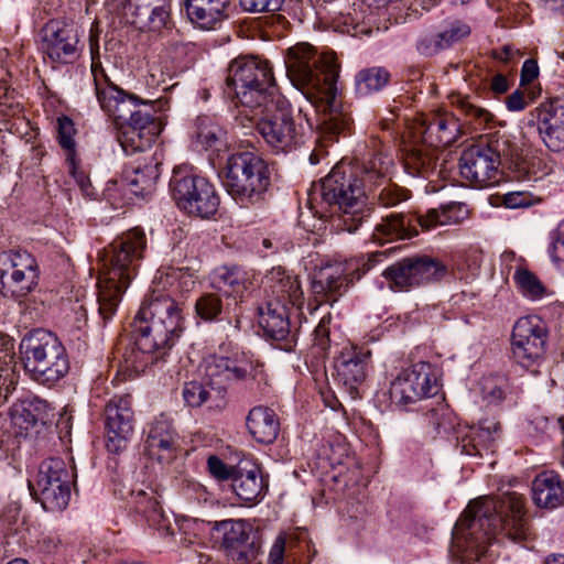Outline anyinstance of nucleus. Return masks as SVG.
I'll use <instances>...</instances> for the list:
<instances>
[{
	"instance_id": "nucleus-1",
	"label": "nucleus",
	"mask_w": 564,
	"mask_h": 564,
	"mask_svg": "<svg viewBox=\"0 0 564 564\" xmlns=\"http://www.w3.org/2000/svg\"><path fill=\"white\" fill-rule=\"evenodd\" d=\"M393 160L388 154L378 153L371 158L359 172L348 164H337L307 192V205L313 214L325 216L326 213H338L341 229L354 232L369 216L366 184L383 185L390 181Z\"/></svg>"
},
{
	"instance_id": "nucleus-2",
	"label": "nucleus",
	"mask_w": 564,
	"mask_h": 564,
	"mask_svg": "<svg viewBox=\"0 0 564 564\" xmlns=\"http://www.w3.org/2000/svg\"><path fill=\"white\" fill-rule=\"evenodd\" d=\"M532 535L522 496L482 497L471 501L456 522L453 549L464 561H480L498 536L520 543Z\"/></svg>"
},
{
	"instance_id": "nucleus-3",
	"label": "nucleus",
	"mask_w": 564,
	"mask_h": 564,
	"mask_svg": "<svg viewBox=\"0 0 564 564\" xmlns=\"http://www.w3.org/2000/svg\"><path fill=\"white\" fill-rule=\"evenodd\" d=\"M286 75L305 98L323 111L319 135L333 140L349 130L351 118L337 100L339 64L333 52L318 54L308 43H297L286 51Z\"/></svg>"
},
{
	"instance_id": "nucleus-4",
	"label": "nucleus",
	"mask_w": 564,
	"mask_h": 564,
	"mask_svg": "<svg viewBox=\"0 0 564 564\" xmlns=\"http://www.w3.org/2000/svg\"><path fill=\"white\" fill-rule=\"evenodd\" d=\"M181 314L175 301L162 290H153L133 321L137 348L143 354L164 352L178 338Z\"/></svg>"
},
{
	"instance_id": "nucleus-5",
	"label": "nucleus",
	"mask_w": 564,
	"mask_h": 564,
	"mask_svg": "<svg viewBox=\"0 0 564 564\" xmlns=\"http://www.w3.org/2000/svg\"><path fill=\"white\" fill-rule=\"evenodd\" d=\"M226 86L242 107L245 117L275 95H282L275 84L270 63L258 56H238L227 68Z\"/></svg>"
},
{
	"instance_id": "nucleus-6",
	"label": "nucleus",
	"mask_w": 564,
	"mask_h": 564,
	"mask_svg": "<svg viewBox=\"0 0 564 564\" xmlns=\"http://www.w3.org/2000/svg\"><path fill=\"white\" fill-rule=\"evenodd\" d=\"M20 354L25 372L44 386H54L69 371V359L59 338L52 332L36 328L20 341Z\"/></svg>"
},
{
	"instance_id": "nucleus-7",
	"label": "nucleus",
	"mask_w": 564,
	"mask_h": 564,
	"mask_svg": "<svg viewBox=\"0 0 564 564\" xmlns=\"http://www.w3.org/2000/svg\"><path fill=\"white\" fill-rule=\"evenodd\" d=\"M246 118L254 123L259 134L275 153L291 152L304 143L303 120L294 116L291 104L283 95H275Z\"/></svg>"
},
{
	"instance_id": "nucleus-8",
	"label": "nucleus",
	"mask_w": 564,
	"mask_h": 564,
	"mask_svg": "<svg viewBox=\"0 0 564 564\" xmlns=\"http://www.w3.org/2000/svg\"><path fill=\"white\" fill-rule=\"evenodd\" d=\"M270 174L261 156L252 152L234 153L227 160L224 187L237 204L248 207L264 199Z\"/></svg>"
},
{
	"instance_id": "nucleus-9",
	"label": "nucleus",
	"mask_w": 564,
	"mask_h": 564,
	"mask_svg": "<svg viewBox=\"0 0 564 564\" xmlns=\"http://www.w3.org/2000/svg\"><path fill=\"white\" fill-rule=\"evenodd\" d=\"M457 209L456 204H451L441 209L432 208L425 215L392 213L376 225L371 239L378 245L412 239L419 235V227L430 231L437 226L457 223L458 218L454 215Z\"/></svg>"
},
{
	"instance_id": "nucleus-10",
	"label": "nucleus",
	"mask_w": 564,
	"mask_h": 564,
	"mask_svg": "<svg viewBox=\"0 0 564 564\" xmlns=\"http://www.w3.org/2000/svg\"><path fill=\"white\" fill-rule=\"evenodd\" d=\"M76 468L61 457H51L40 465L35 494L46 511L64 510L70 499V485L75 484Z\"/></svg>"
},
{
	"instance_id": "nucleus-11",
	"label": "nucleus",
	"mask_w": 564,
	"mask_h": 564,
	"mask_svg": "<svg viewBox=\"0 0 564 564\" xmlns=\"http://www.w3.org/2000/svg\"><path fill=\"white\" fill-rule=\"evenodd\" d=\"M170 189L177 207L188 215L209 218L218 210L219 196L214 185L205 177L174 171Z\"/></svg>"
},
{
	"instance_id": "nucleus-12",
	"label": "nucleus",
	"mask_w": 564,
	"mask_h": 564,
	"mask_svg": "<svg viewBox=\"0 0 564 564\" xmlns=\"http://www.w3.org/2000/svg\"><path fill=\"white\" fill-rule=\"evenodd\" d=\"M203 369H206L207 383L217 394L236 383H249L263 380V370L243 358H230L212 355L204 359Z\"/></svg>"
},
{
	"instance_id": "nucleus-13",
	"label": "nucleus",
	"mask_w": 564,
	"mask_h": 564,
	"mask_svg": "<svg viewBox=\"0 0 564 564\" xmlns=\"http://www.w3.org/2000/svg\"><path fill=\"white\" fill-rule=\"evenodd\" d=\"M42 51L52 62L61 65L74 63L80 55V32L75 22L50 20L41 31Z\"/></svg>"
},
{
	"instance_id": "nucleus-14",
	"label": "nucleus",
	"mask_w": 564,
	"mask_h": 564,
	"mask_svg": "<svg viewBox=\"0 0 564 564\" xmlns=\"http://www.w3.org/2000/svg\"><path fill=\"white\" fill-rule=\"evenodd\" d=\"M436 380L431 373L429 362H417L404 369L391 382L389 389L390 401L399 409H406L424 398L436 394Z\"/></svg>"
},
{
	"instance_id": "nucleus-15",
	"label": "nucleus",
	"mask_w": 564,
	"mask_h": 564,
	"mask_svg": "<svg viewBox=\"0 0 564 564\" xmlns=\"http://www.w3.org/2000/svg\"><path fill=\"white\" fill-rule=\"evenodd\" d=\"M214 530L221 536V546L234 564H261L260 542L245 520L215 522Z\"/></svg>"
},
{
	"instance_id": "nucleus-16",
	"label": "nucleus",
	"mask_w": 564,
	"mask_h": 564,
	"mask_svg": "<svg viewBox=\"0 0 564 564\" xmlns=\"http://www.w3.org/2000/svg\"><path fill=\"white\" fill-rule=\"evenodd\" d=\"M500 154L494 148L475 144L460 154L462 176L474 187L484 188L496 185L500 180Z\"/></svg>"
},
{
	"instance_id": "nucleus-17",
	"label": "nucleus",
	"mask_w": 564,
	"mask_h": 564,
	"mask_svg": "<svg viewBox=\"0 0 564 564\" xmlns=\"http://www.w3.org/2000/svg\"><path fill=\"white\" fill-rule=\"evenodd\" d=\"M145 248V235L134 228L117 238L110 245L113 276L105 282H131L137 276V261Z\"/></svg>"
},
{
	"instance_id": "nucleus-18",
	"label": "nucleus",
	"mask_w": 564,
	"mask_h": 564,
	"mask_svg": "<svg viewBox=\"0 0 564 564\" xmlns=\"http://www.w3.org/2000/svg\"><path fill=\"white\" fill-rule=\"evenodd\" d=\"M545 327L536 316H524L517 321L512 330V354L521 366L534 365L543 355Z\"/></svg>"
},
{
	"instance_id": "nucleus-19",
	"label": "nucleus",
	"mask_w": 564,
	"mask_h": 564,
	"mask_svg": "<svg viewBox=\"0 0 564 564\" xmlns=\"http://www.w3.org/2000/svg\"><path fill=\"white\" fill-rule=\"evenodd\" d=\"M528 124L535 126L544 144L551 151L564 150V99L542 102L528 115Z\"/></svg>"
},
{
	"instance_id": "nucleus-20",
	"label": "nucleus",
	"mask_w": 564,
	"mask_h": 564,
	"mask_svg": "<svg viewBox=\"0 0 564 564\" xmlns=\"http://www.w3.org/2000/svg\"><path fill=\"white\" fill-rule=\"evenodd\" d=\"M107 449L118 453L126 448L133 434L134 415L130 395L115 397L106 405Z\"/></svg>"
},
{
	"instance_id": "nucleus-21",
	"label": "nucleus",
	"mask_w": 564,
	"mask_h": 564,
	"mask_svg": "<svg viewBox=\"0 0 564 564\" xmlns=\"http://www.w3.org/2000/svg\"><path fill=\"white\" fill-rule=\"evenodd\" d=\"M371 364V351L365 346L346 344L341 347L334 361L336 378L355 397L368 375Z\"/></svg>"
},
{
	"instance_id": "nucleus-22",
	"label": "nucleus",
	"mask_w": 564,
	"mask_h": 564,
	"mask_svg": "<svg viewBox=\"0 0 564 564\" xmlns=\"http://www.w3.org/2000/svg\"><path fill=\"white\" fill-rule=\"evenodd\" d=\"M91 75L100 108L116 122L128 113L133 101H140L138 96L129 94L115 85L105 68H95Z\"/></svg>"
},
{
	"instance_id": "nucleus-23",
	"label": "nucleus",
	"mask_w": 564,
	"mask_h": 564,
	"mask_svg": "<svg viewBox=\"0 0 564 564\" xmlns=\"http://www.w3.org/2000/svg\"><path fill=\"white\" fill-rule=\"evenodd\" d=\"M109 6L118 14L127 18V20L142 31L159 32L167 28L170 18V4L167 0L151 4V7H134L129 19L127 10H131L130 0H110Z\"/></svg>"
},
{
	"instance_id": "nucleus-24",
	"label": "nucleus",
	"mask_w": 564,
	"mask_h": 564,
	"mask_svg": "<svg viewBox=\"0 0 564 564\" xmlns=\"http://www.w3.org/2000/svg\"><path fill=\"white\" fill-rule=\"evenodd\" d=\"M500 425L492 419H485L478 425L467 426L457 431V442L463 454L484 456L492 454L496 441L500 437Z\"/></svg>"
},
{
	"instance_id": "nucleus-25",
	"label": "nucleus",
	"mask_w": 564,
	"mask_h": 564,
	"mask_svg": "<svg viewBox=\"0 0 564 564\" xmlns=\"http://www.w3.org/2000/svg\"><path fill=\"white\" fill-rule=\"evenodd\" d=\"M386 272L393 280L441 281L448 279V267L430 256L405 258L391 265Z\"/></svg>"
},
{
	"instance_id": "nucleus-26",
	"label": "nucleus",
	"mask_w": 564,
	"mask_h": 564,
	"mask_svg": "<svg viewBox=\"0 0 564 564\" xmlns=\"http://www.w3.org/2000/svg\"><path fill=\"white\" fill-rule=\"evenodd\" d=\"M53 409L50 403L37 397L26 398L13 404L10 411V424L13 433L26 437L37 424L50 422Z\"/></svg>"
},
{
	"instance_id": "nucleus-27",
	"label": "nucleus",
	"mask_w": 564,
	"mask_h": 564,
	"mask_svg": "<svg viewBox=\"0 0 564 564\" xmlns=\"http://www.w3.org/2000/svg\"><path fill=\"white\" fill-rule=\"evenodd\" d=\"M10 278L13 282L26 280L34 282L40 278L36 259L25 250H7L0 252V282Z\"/></svg>"
},
{
	"instance_id": "nucleus-28",
	"label": "nucleus",
	"mask_w": 564,
	"mask_h": 564,
	"mask_svg": "<svg viewBox=\"0 0 564 564\" xmlns=\"http://www.w3.org/2000/svg\"><path fill=\"white\" fill-rule=\"evenodd\" d=\"M177 440L172 419L166 414L155 416L149 424L145 444L151 454H158L159 459L173 457L177 448Z\"/></svg>"
},
{
	"instance_id": "nucleus-29",
	"label": "nucleus",
	"mask_w": 564,
	"mask_h": 564,
	"mask_svg": "<svg viewBox=\"0 0 564 564\" xmlns=\"http://www.w3.org/2000/svg\"><path fill=\"white\" fill-rule=\"evenodd\" d=\"M229 0H186L189 21L203 30H213L228 18Z\"/></svg>"
},
{
	"instance_id": "nucleus-30",
	"label": "nucleus",
	"mask_w": 564,
	"mask_h": 564,
	"mask_svg": "<svg viewBox=\"0 0 564 564\" xmlns=\"http://www.w3.org/2000/svg\"><path fill=\"white\" fill-rule=\"evenodd\" d=\"M250 435L261 444H272L280 432V420L274 410L258 405L253 406L246 419Z\"/></svg>"
},
{
	"instance_id": "nucleus-31",
	"label": "nucleus",
	"mask_w": 564,
	"mask_h": 564,
	"mask_svg": "<svg viewBox=\"0 0 564 564\" xmlns=\"http://www.w3.org/2000/svg\"><path fill=\"white\" fill-rule=\"evenodd\" d=\"M192 145L196 150H216L227 144V131L209 116H198L191 132Z\"/></svg>"
},
{
	"instance_id": "nucleus-32",
	"label": "nucleus",
	"mask_w": 564,
	"mask_h": 564,
	"mask_svg": "<svg viewBox=\"0 0 564 564\" xmlns=\"http://www.w3.org/2000/svg\"><path fill=\"white\" fill-rule=\"evenodd\" d=\"M532 498L540 508L554 509L564 505V482L554 471H543L532 482Z\"/></svg>"
},
{
	"instance_id": "nucleus-33",
	"label": "nucleus",
	"mask_w": 564,
	"mask_h": 564,
	"mask_svg": "<svg viewBox=\"0 0 564 564\" xmlns=\"http://www.w3.org/2000/svg\"><path fill=\"white\" fill-rule=\"evenodd\" d=\"M370 259H350L322 267L312 282H356L371 269Z\"/></svg>"
},
{
	"instance_id": "nucleus-34",
	"label": "nucleus",
	"mask_w": 564,
	"mask_h": 564,
	"mask_svg": "<svg viewBox=\"0 0 564 564\" xmlns=\"http://www.w3.org/2000/svg\"><path fill=\"white\" fill-rule=\"evenodd\" d=\"M231 487L237 497L245 502H258L263 498L265 484L260 468L251 465L250 468L238 466L231 479Z\"/></svg>"
},
{
	"instance_id": "nucleus-35",
	"label": "nucleus",
	"mask_w": 564,
	"mask_h": 564,
	"mask_svg": "<svg viewBox=\"0 0 564 564\" xmlns=\"http://www.w3.org/2000/svg\"><path fill=\"white\" fill-rule=\"evenodd\" d=\"M259 325L269 338L284 340L290 334L286 305L280 302H268L265 307L259 311Z\"/></svg>"
},
{
	"instance_id": "nucleus-36",
	"label": "nucleus",
	"mask_w": 564,
	"mask_h": 564,
	"mask_svg": "<svg viewBox=\"0 0 564 564\" xmlns=\"http://www.w3.org/2000/svg\"><path fill=\"white\" fill-rule=\"evenodd\" d=\"M510 169L514 180L528 183L542 181L552 172V166L542 153L531 152L519 155Z\"/></svg>"
},
{
	"instance_id": "nucleus-37",
	"label": "nucleus",
	"mask_w": 564,
	"mask_h": 564,
	"mask_svg": "<svg viewBox=\"0 0 564 564\" xmlns=\"http://www.w3.org/2000/svg\"><path fill=\"white\" fill-rule=\"evenodd\" d=\"M459 124L451 113H435L429 119L424 130V139L431 145L445 147L455 142Z\"/></svg>"
},
{
	"instance_id": "nucleus-38",
	"label": "nucleus",
	"mask_w": 564,
	"mask_h": 564,
	"mask_svg": "<svg viewBox=\"0 0 564 564\" xmlns=\"http://www.w3.org/2000/svg\"><path fill=\"white\" fill-rule=\"evenodd\" d=\"M390 79L391 74L383 66L362 68L355 76V93L359 97H367L382 90Z\"/></svg>"
},
{
	"instance_id": "nucleus-39",
	"label": "nucleus",
	"mask_w": 564,
	"mask_h": 564,
	"mask_svg": "<svg viewBox=\"0 0 564 564\" xmlns=\"http://www.w3.org/2000/svg\"><path fill=\"white\" fill-rule=\"evenodd\" d=\"M139 105H144L152 108L150 102L147 100L140 99V101H133L132 106L129 107L128 113L120 118L117 123L131 128L133 127L135 130L141 132H153V135L158 137L161 132L160 123L155 120L152 112L140 109Z\"/></svg>"
},
{
	"instance_id": "nucleus-40",
	"label": "nucleus",
	"mask_w": 564,
	"mask_h": 564,
	"mask_svg": "<svg viewBox=\"0 0 564 564\" xmlns=\"http://www.w3.org/2000/svg\"><path fill=\"white\" fill-rule=\"evenodd\" d=\"M13 340L0 332V393L7 398L18 382V376L12 366Z\"/></svg>"
},
{
	"instance_id": "nucleus-41",
	"label": "nucleus",
	"mask_w": 564,
	"mask_h": 564,
	"mask_svg": "<svg viewBox=\"0 0 564 564\" xmlns=\"http://www.w3.org/2000/svg\"><path fill=\"white\" fill-rule=\"evenodd\" d=\"M481 263V252L470 250L454 258L453 264L448 268V279L455 281L475 280Z\"/></svg>"
},
{
	"instance_id": "nucleus-42",
	"label": "nucleus",
	"mask_w": 564,
	"mask_h": 564,
	"mask_svg": "<svg viewBox=\"0 0 564 564\" xmlns=\"http://www.w3.org/2000/svg\"><path fill=\"white\" fill-rule=\"evenodd\" d=\"M155 139L153 132H141L133 127L120 124L118 141L127 155L150 149Z\"/></svg>"
},
{
	"instance_id": "nucleus-43",
	"label": "nucleus",
	"mask_w": 564,
	"mask_h": 564,
	"mask_svg": "<svg viewBox=\"0 0 564 564\" xmlns=\"http://www.w3.org/2000/svg\"><path fill=\"white\" fill-rule=\"evenodd\" d=\"M97 299L99 303V312L104 318H110L120 301L123 293L122 284H96Z\"/></svg>"
},
{
	"instance_id": "nucleus-44",
	"label": "nucleus",
	"mask_w": 564,
	"mask_h": 564,
	"mask_svg": "<svg viewBox=\"0 0 564 564\" xmlns=\"http://www.w3.org/2000/svg\"><path fill=\"white\" fill-rule=\"evenodd\" d=\"M501 274L505 282H508L510 276L517 283L520 282H540L539 279L529 271L520 260L516 259L513 252H505L501 256Z\"/></svg>"
},
{
	"instance_id": "nucleus-45",
	"label": "nucleus",
	"mask_w": 564,
	"mask_h": 564,
	"mask_svg": "<svg viewBox=\"0 0 564 564\" xmlns=\"http://www.w3.org/2000/svg\"><path fill=\"white\" fill-rule=\"evenodd\" d=\"M214 390L207 383L206 369H204L202 380H193L184 384L182 395L186 405L191 408L202 406L210 397Z\"/></svg>"
},
{
	"instance_id": "nucleus-46",
	"label": "nucleus",
	"mask_w": 564,
	"mask_h": 564,
	"mask_svg": "<svg viewBox=\"0 0 564 564\" xmlns=\"http://www.w3.org/2000/svg\"><path fill=\"white\" fill-rule=\"evenodd\" d=\"M156 178V165H144L143 167L139 165L133 170V175L127 177L131 191L141 196L152 191Z\"/></svg>"
},
{
	"instance_id": "nucleus-47",
	"label": "nucleus",
	"mask_w": 564,
	"mask_h": 564,
	"mask_svg": "<svg viewBox=\"0 0 564 564\" xmlns=\"http://www.w3.org/2000/svg\"><path fill=\"white\" fill-rule=\"evenodd\" d=\"M437 33L444 50H446L458 41L467 37L470 34V28L460 20L449 19L444 22Z\"/></svg>"
},
{
	"instance_id": "nucleus-48",
	"label": "nucleus",
	"mask_w": 564,
	"mask_h": 564,
	"mask_svg": "<svg viewBox=\"0 0 564 564\" xmlns=\"http://www.w3.org/2000/svg\"><path fill=\"white\" fill-rule=\"evenodd\" d=\"M75 127L73 121L67 117L57 120V140L66 154V162L76 159V143L74 140Z\"/></svg>"
},
{
	"instance_id": "nucleus-49",
	"label": "nucleus",
	"mask_w": 564,
	"mask_h": 564,
	"mask_svg": "<svg viewBox=\"0 0 564 564\" xmlns=\"http://www.w3.org/2000/svg\"><path fill=\"white\" fill-rule=\"evenodd\" d=\"M424 424L429 433L434 435L446 434L454 427L451 414L444 408L432 409L425 413Z\"/></svg>"
},
{
	"instance_id": "nucleus-50",
	"label": "nucleus",
	"mask_w": 564,
	"mask_h": 564,
	"mask_svg": "<svg viewBox=\"0 0 564 564\" xmlns=\"http://www.w3.org/2000/svg\"><path fill=\"white\" fill-rule=\"evenodd\" d=\"M452 102L470 119L478 120L479 122H487L491 119V113L487 109L476 105L468 96L457 95L453 97Z\"/></svg>"
},
{
	"instance_id": "nucleus-51",
	"label": "nucleus",
	"mask_w": 564,
	"mask_h": 564,
	"mask_svg": "<svg viewBox=\"0 0 564 564\" xmlns=\"http://www.w3.org/2000/svg\"><path fill=\"white\" fill-rule=\"evenodd\" d=\"M408 198L409 195L406 189H403L395 184H391L389 181H387V185L383 186L378 195L379 202L384 207H393Z\"/></svg>"
},
{
	"instance_id": "nucleus-52",
	"label": "nucleus",
	"mask_w": 564,
	"mask_h": 564,
	"mask_svg": "<svg viewBox=\"0 0 564 564\" xmlns=\"http://www.w3.org/2000/svg\"><path fill=\"white\" fill-rule=\"evenodd\" d=\"M238 466H228L216 455L207 458V469L210 476L219 481L231 480Z\"/></svg>"
},
{
	"instance_id": "nucleus-53",
	"label": "nucleus",
	"mask_w": 564,
	"mask_h": 564,
	"mask_svg": "<svg viewBox=\"0 0 564 564\" xmlns=\"http://www.w3.org/2000/svg\"><path fill=\"white\" fill-rule=\"evenodd\" d=\"M503 381L498 377L484 378L481 393L489 403H499L505 398Z\"/></svg>"
},
{
	"instance_id": "nucleus-54",
	"label": "nucleus",
	"mask_w": 564,
	"mask_h": 564,
	"mask_svg": "<svg viewBox=\"0 0 564 564\" xmlns=\"http://www.w3.org/2000/svg\"><path fill=\"white\" fill-rule=\"evenodd\" d=\"M536 199L529 191H513L502 195L501 204L507 208H524L531 206Z\"/></svg>"
},
{
	"instance_id": "nucleus-55",
	"label": "nucleus",
	"mask_w": 564,
	"mask_h": 564,
	"mask_svg": "<svg viewBox=\"0 0 564 564\" xmlns=\"http://www.w3.org/2000/svg\"><path fill=\"white\" fill-rule=\"evenodd\" d=\"M196 311L202 318L212 321L216 318L221 311L220 300L212 294L202 296L196 303Z\"/></svg>"
},
{
	"instance_id": "nucleus-56",
	"label": "nucleus",
	"mask_w": 564,
	"mask_h": 564,
	"mask_svg": "<svg viewBox=\"0 0 564 564\" xmlns=\"http://www.w3.org/2000/svg\"><path fill=\"white\" fill-rule=\"evenodd\" d=\"M283 2L284 0H239L242 10L250 13L276 12Z\"/></svg>"
},
{
	"instance_id": "nucleus-57",
	"label": "nucleus",
	"mask_w": 564,
	"mask_h": 564,
	"mask_svg": "<svg viewBox=\"0 0 564 564\" xmlns=\"http://www.w3.org/2000/svg\"><path fill=\"white\" fill-rule=\"evenodd\" d=\"M66 163L70 176L75 180L82 193L87 197H91L95 193L90 180L88 175L85 173V171L80 169V166L77 163V160L75 159Z\"/></svg>"
},
{
	"instance_id": "nucleus-58",
	"label": "nucleus",
	"mask_w": 564,
	"mask_h": 564,
	"mask_svg": "<svg viewBox=\"0 0 564 564\" xmlns=\"http://www.w3.org/2000/svg\"><path fill=\"white\" fill-rule=\"evenodd\" d=\"M246 273L237 265H221L214 270L213 279L219 282H245Z\"/></svg>"
},
{
	"instance_id": "nucleus-59",
	"label": "nucleus",
	"mask_w": 564,
	"mask_h": 564,
	"mask_svg": "<svg viewBox=\"0 0 564 564\" xmlns=\"http://www.w3.org/2000/svg\"><path fill=\"white\" fill-rule=\"evenodd\" d=\"M551 238V258L553 262L558 264L564 261V220L558 224L557 228L552 232Z\"/></svg>"
},
{
	"instance_id": "nucleus-60",
	"label": "nucleus",
	"mask_w": 564,
	"mask_h": 564,
	"mask_svg": "<svg viewBox=\"0 0 564 564\" xmlns=\"http://www.w3.org/2000/svg\"><path fill=\"white\" fill-rule=\"evenodd\" d=\"M416 50L420 54L432 56L443 51L444 47L438 39V33L421 36L416 42Z\"/></svg>"
},
{
	"instance_id": "nucleus-61",
	"label": "nucleus",
	"mask_w": 564,
	"mask_h": 564,
	"mask_svg": "<svg viewBox=\"0 0 564 564\" xmlns=\"http://www.w3.org/2000/svg\"><path fill=\"white\" fill-rule=\"evenodd\" d=\"M99 34L100 29L98 22H94L91 24L90 31H89V51H90V57H91V72H94L95 68H104L101 61H100V54H99Z\"/></svg>"
},
{
	"instance_id": "nucleus-62",
	"label": "nucleus",
	"mask_w": 564,
	"mask_h": 564,
	"mask_svg": "<svg viewBox=\"0 0 564 564\" xmlns=\"http://www.w3.org/2000/svg\"><path fill=\"white\" fill-rule=\"evenodd\" d=\"M314 347L321 355H325L329 348V329L323 322L314 329Z\"/></svg>"
},
{
	"instance_id": "nucleus-63",
	"label": "nucleus",
	"mask_w": 564,
	"mask_h": 564,
	"mask_svg": "<svg viewBox=\"0 0 564 564\" xmlns=\"http://www.w3.org/2000/svg\"><path fill=\"white\" fill-rule=\"evenodd\" d=\"M518 292L532 301H538L551 294L544 284H518Z\"/></svg>"
},
{
	"instance_id": "nucleus-64",
	"label": "nucleus",
	"mask_w": 564,
	"mask_h": 564,
	"mask_svg": "<svg viewBox=\"0 0 564 564\" xmlns=\"http://www.w3.org/2000/svg\"><path fill=\"white\" fill-rule=\"evenodd\" d=\"M286 550L285 536L280 534L271 546L268 564H283L284 553Z\"/></svg>"
}]
</instances>
